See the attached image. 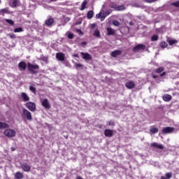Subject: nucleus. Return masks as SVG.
Masks as SVG:
<instances>
[{
  "label": "nucleus",
  "instance_id": "57",
  "mask_svg": "<svg viewBox=\"0 0 179 179\" xmlns=\"http://www.w3.org/2000/svg\"><path fill=\"white\" fill-rule=\"evenodd\" d=\"M82 44L84 45H86L87 43H86L85 41H84V42L82 43Z\"/></svg>",
  "mask_w": 179,
  "mask_h": 179
},
{
  "label": "nucleus",
  "instance_id": "3",
  "mask_svg": "<svg viewBox=\"0 0 179 179\" xmlns=\"http://www.w3.org/2000/svg\"><path fill=\"white\" fill-rule=\"evenodd\" d=\"M22 117L24 120H27V121H31V120H33L31 113L26 108H22Z\"/></svg>",
  "mask_w": 179,
  "mask_h": 179
},
{
  "label": "nucleus",
  "instance_id": "55",
  "mask_svg": "<svg viewBox=\"0 0 179 179\" xmlns=\"http://www.w3.org/2000/svg\"><path fill=\"white\" fill-rule=\"evenodd\" d=\"M160 179H167L166 176H162Z\"/></svg>",
  "mask_w": 179,
  "mask_h": 179
},
{
  "label": "nucleus",
  "instance_id": "29",
  "mask_svg": "<svg viewBox=\"0 0 179 179\" xmlns=\"http://www.w3.org/2000/svg\"><path fill=\"white\" fill-rule=\"evenodd\" d=\"M74 66L77 70L83 69V64H81L75 63Z\"/></svg>",
  "mask_w": 179,
  "mask_h": 179
},
{
  "label": "nucleus",
  "instance_id": "19",
  "mask_svg": "<svg viewBox=\"0 0 179 179\" xmlns=\"http://www.w3.org/2000/svg\"><path fill=\"white\" fill-rule=\"evenodd\" d=\"M108 36H114L115 34V30L112 28H107Z\"/></svg>",
  "mask_w": 179,
  "mask_h": 179
},
{
  "label": "nucleus",
  "instance_id": "59",
  "mask_svg": "<svg viewBox=\"0 0 179 179\" xmlns=\"http://www.w3.org/2000/svg\"><path fill=\"white\" fill-rule=\"evenodd\" d=\"M78 24H80V22H78Z\"/></svg>",
  "mask_w": 179,
  "mask_h": 179
},
{
  "label": "nucleus",
  "instance_id": "51",
  "mask_svg": "<svg viewBox=\"0 0 179 179\" xmlns=\"http://www.w3.org/2000/svg\"><path fill=\"white\" fill-rule=\"evenodd\" d=\"M152 78H153V79H157V78H159V76H156V75H153Z\"/></svg>",
  "mask_w": 179,
  "mask_h": 179
},
{
  "label": "nucleus",
  "instance_id": "20",
  "mask_svg": "<svg viewBox=\"0 0 179 179\" xmlns=\"http://www.w3.org/2000/svg\"><path fill=\"white\" fill-rule=\"evenodd\" d=\"M167 41L169 45H174V44H177V43H178V41L176 39H171V38H168Z\"/></svg>",
  "mask_w": 179,
  "mask_h": 179
},
{
  "label": "nucleus",
  "instance_id": "42",
  "mask_svg": "<svg viewBox=\"0 0 179 179\" xmlns=\"http://www.w3.org/2000/svg\"><path fill=\"white\" fill-rule=\"evenodd\" d=\"M171 5H173V6H176V8H179V1L171 3Z\"/></svg>",
  "mask_w": 179,
  "mask_h": 179
},
{
  "label": "nucleus",
  "instance_id": "44",
  "mask_svg": "<svg viewBox=\"0 0 179 179\" xmlns=\"http://www.w3.org/2000/svg\"><path fill=\"white\" fill-rule=\"evenodd\" d=\"M7 36L11 38H16V35L14 34H8Z\"/></svg>",
  "mask_w": 179,
  "mask_h": 179
},
{
  "label": "nucleus",
  "instance_id": "33",
  "mask_svg": "<svg viewBox=\"0 0 179 179\" xmlns=\"http://www.w3.org/2000/svg\"><path fill=\"white\" fill-rule=\"evenodd\" d=\"M113 26H116V27H120V26H121V23L117 20H113Z\"/></svg>",
  "mask_w": 179,
  "mask_h": 179
},
{
  "label": "nucleus",
  "instance_id": "18",
  "mask_svg": "<svg viewBox=\"0 0 179 179\" xmlns=\"http://www.w3.org/2000/svg\"><path fill=\"white\" fill-rule=\"evenodd\" d=\"M45 23L46 24V26H51V24H52L54 23V18L52 17H49L48 19H47L45 21Z\"/></svg>",
  "mask_w": 179,
  "mask_h": 179
},
{
  "label": "nucleus",
  "instance_id": "34",
  "mask_svg": "<svg viewBox=\"0 0 179 179\" xmlns=\"http://www.w3.org/2000/svg\"><path fill=\"white\" fill-rule=\"evenodd\" d=\"M66 34H67L68 38H69L70 40H73V37H75L73 34H72L71 32H67Z\"/></svg>",
  "mask_w": 179,
  "mask_h": 179
},
{
  "label": "nucleus",
  "instance_id": "9",
  "mask_svg": "<svg viewBox=\"0 0 179 179\" xmlns=\"http://www.w3.org/2000/svg\"><path fill=\"white\" fill-rule=\"evenodd\" d=\"M173 131H174V128L173 127H166L162 129V134H171V132H173Z\"/></svg>",
  "mask_w": 179,
  "mask_h": 179
},
{
  "label": "nucleus",
  "instance_id": "10",
  "mask_svg": "<svg viewBox=\"0 0 179 179\" xmlns=\"http://www.w3.org/2000/svg\"><path fill=\"white\" fill-rule=\"evenodd\" d=\"M18 68L20 69V71H26V69L27 68V64H26V62H20L18 64Z\"/></svg>",
  "mask_w": 179,
  "mask_h": 179
},
{
  "label": "nucleus",
  "instance_id": "5",
  "mask_svg": "<svg viewBox=\"0 0 179 179\" xmlns=\"http://www.w3.org/2000/svg\"><path fill=\"white\" fill-rule=\"evenodd\" d=\"M25 107L29 110V111H31L32 113H34L37 108H36V103L34 102H28L24 104Z\"/></svg>",
  "mask_w": 179,
  "mask_h": 179
},
{
  "label": "nucleus",
  "instance_id": "8",
  "mask_svg": "<svg viewBox=\"0 0 179 179\" xmlns=\"http://www.w3.org/2000/svg\"><path fill=\"white\" fill-rule=\"evenodd\" d=\"M21 168L22 169L23 171H25L27 173H29L30 170H31V168L27 163H23L21 164Z\"/></svg>",
  "mask_w": 179,
  "mask_h": 179
},
{
  "label": "nucleus",
  "instance_id": "58",
  "mask_svg": "<svg viewBox=\"0 0 179 179\" xmlns=\"http://www.w3.org/2000/svg\"><path fill=\"white\" fill-rule=\"evenodd\" d=\"M137 17H138V19H141V17H139V16H137Z\"/></svg>",
  "mask_w": 179,
  "mask_h": 179
},
{
  "label": "nucleus",
  "instance_id": "48",
  "mask_svg": "<svg viewBox=\"0 0 179 179\" xmlns=\"http://www.w3.org/2000/svg\"><path fill=\"white\" fill-rule=\"evenodd\" d=\"M10 149L12 152H15V150H16V148L15 147H11Z\"/></svg>",
  "mask_w": 179,
  "mask_h": 179
},
{
  "label": "nucleus",
  "instance_id": "11",
  "mask_svg": "<svg viewBox=\"0 0 179 179\" xmlns=\"http://www.w3.org/2000/svg\"><path fill=\"white\" fill-rule=\"evenodd\" d=\"M56 58L59 61H65V55L62 52H59L56 54Z\"/></svg>",
  "mask_w": 179,
  "mask_h": 179
},
{
  "label": "nucleus",
  "instance_id": "46",
  "mask_svg": "<svg viewBox=\"0 0 179 179\" xmlns=\"http://www.w3.org/2000/svg\"><path fill=\"white\" fill-rule=\"evenodd\" d=\"M145 2H147L148 3H153V2H156L157 0H144Z\"/></svg>",
  "mask_w": 179,
  "mask_h": 179
},
{
  "label": "nucleus",
  "instance_id": "45",
  "mask_svg": "<svg viewBox=\"0 0 179 179\" xmlns=\"http://www.w3.org/2000/svg\"><path fill=\"white\" fill-rule=\"evenodd\" d=\"M110 8H112L113 9L115 10V8H117V5L114 3H111L110 5Z\"/></svg>",
  "mask_w": 179,
  "mask_h": 179
},
{
  "label": "nucleus",
  "instance_id": "53",
  "mask_svg": "<svg viewBox=\"0 0 179 179\" xmlns=\"http://www.w3.org/2000/svg\"><path fill=\"white\" fill-rule=\"evenodd\" d=\"M104 8H106V5L103 4V5L102 6V8H101V10H104Z\"/></svg>",
  "mask_w": 179,
  "mask_h": 179
},
{
  "label": "nucleus",
  "instance_id": "13",
  "mask_svg": "<svg viewBox=\"0 0 179 179\" xmlns=\"http://www.w3.org/2000/svg\"><path fill=\"white\" fill-rule=\"evenodd\" d=\"M151 148H156L157 149H160L161 150H162L163 149H164V147L163 146V145L162 144H159L157 143H152L150 145Z\"/></svg>",
  "mask_w": 179,
  "mask_h": 179
},
{
  "label": "nucleus",
  "instance_id": "17",
  "mask_svg": "<svg viewBox=\"0 0 179 179\" xmlns=\"http://www.w3.org/2000/svg\"><path fill=\"white\" fill-rule=\"evenodd\" d=\"M122 54V51L121 50H115L111 52V57H113V58H117L118 55H121Z\"/></svg>",
  "mask_w": 179,
  "mask_h": 179
},
{
  "label": "nucleus",
  "instance_id": "43",
  "mask_svg": "<svg viewBox=\"0 0 179 179\" xmlns=\"http://www.w3.org/2000/svg\"><path fill=\"white\" fill-rule=\"evenodd\" d=\"M167 179H170L173 177V175L171 174V173H166V176H165Z\"/></svg>",
  "mask_w": 179,
  "mask_h": 179
},
{
  "label": "nucleus",
  "instance_id": "56",
  "mask_svg": "<svg viewBox=\"0 0 179 179\" xmlns=\"http://www.w3.org/2000/svg\"><path fill=\"white\" fill-rule=\"evenodd\" d=\"M76 179H83L82 177H80V176H78L77 178H76Z\"/></svg>",
  "mask_w": 179,
  "mask_h": 179
},
{
  "label": "nucleus",
  "instance_id": "25",
  "mask_svg": "<svg viewBox=\"0 0 179 179\" xmlns=\"http://www.w3.org/2000/svg\"><path fill=\"white\" fill-rule=\"evenodd\" d=\"M5 128H9V124L0 122V129H5Z\"/></svg>",
  "mask_w": 179,
  "mask_h": 179
},
{
  "label": "nucleus",
  "instance_id": "36",
  "mask_svg": "<svg viewBox=\"0 0 179 179\" xmlns=\"http://www.w3.org/2000/svg\"><path fill=\"white\" fill-rule=\"evenodd\" d=\"M6 23H8V24H10V26H13L15 24V22L12 20L6 19Z\"/></svg>",
  "mask_w": 179,
  "mask_h": 179
},
{
  "label": "nucleus",
  "instance_id": "7",
  "mask_svg": "<svg viewBox=\"0 0 179 179\" xmlns=\"http://www.w3.org/2000/svg\"><path fill=\"white\" fill-rule=\"evenodd\" d=\"M80 54L82 55L83 59H85V61H92V55L87 52H81Z\"/></svg>",
  "mask_w": 179,
  "mask_h": 179
},
{
  "label": "nucleus",
  "instance_id": "14",
  "mask_svg": "<svg viewBox=\"0 0 179 179\" xmlns=\"http://www.w3.org/2000/svg\"><path fill=\"white\" fill-rule=\"evenodd\" d=\"M125 86L127 89H134L135 87V83L134 81H128L126 83Z\"/></svg>",
  "mask_w": 179,
  "mask_h": 179
},
{
  "label": "nucleus",
  "instance_id": "41",
  "mask_svg": "<svg viewBox=\"0 0 179 179\" xmlns=\"http://www.w3.org/2000/svg\"><path fill=\"white\" fill-rule=\"evenodd\" d=\"M29 90H30L32 93H34V94H36V87H34L30 85V86H29Z\"/></svg>",
  "mask_w": 179,
  "mask_h": 179
},
{
  "label": "nucleus",
  "instance_id": "21",
  "mask_svg": "<svg viewBox=\"0 0 179 179\" xmlns=\"http://www.w3.org/2000/svg\"><path fill=\"white\" fill-rule=\"evenodd\" d=\"M150 132H151V134H157V132H159V129L155 127V126H152L150 127Z\"/></svg>",
  "mask_w": 179,
  "mask_h": 179
},
{
  "label": "nucleus",
  "instance_id": "32",
  "mask_svg": "<svg viewBox=\"0 0 179 179\" xmlns=\"http://www.w3.org/2000/svg\"><path fill=\"white\" fill-rule=\"evenodd\" d=\"M17 5H19V1L17 0H13V3H12V8H16V6H17Z\"/></svg>",
  "mask_w": 179,
  "mask_h": 179
},
{
  "label": "nucleus",
  "instance_id": "31",
  "mask_svg": "<svg viewBox=\"0 0 179 179\" xmlns=\"http://www.w3.org/2000/svg\"><path fill=\"white\" fill-rule=\"evenodd\" d=\"M106 122L107 125H109V127H115V122H114V120L108 121Z\"/></svg>",
  "mask_w": 179,
  "mask_h": 179
},
{
  "label": "nucleus",
  "instance_id": "12",
  "mask_svg": "<svg viewBox=\"0 0 179 179\" xmlns=\"http://www.w3.org/2000/svg\"><path fill=\"white\" fill-rule=\"evenodd\" d=\"M113 134H114V132L111 129H106L104 131V135L107 138H111V136H113Z\"/></svg>",
  "mask_w": 179,
  "mask_h": 179
},
{
  "label": "nucleus",
  "instance_id": "4",
  "mask_svg": "<svg viewBox=\"0 0 179 179\" xmlns=\"http://www.w3.org/2000/svg\"><path fill=\"white\" fill-rule=\"evenodd\" d=\"M4 135L8 138H13L16 136V131L12 129H8L4 131Z\"/></svg>",
  "mask_w": 179,
  "mask_h": 179
},
{
  "label": "nucleus",
  "instance_id": "28",
  "mask_svg": "<svg viewBox=\"0 0 179 179\" xmlns=\"http://www.w3.org/2000/svg\"><path fill=\"white\" fill-rule=\"evenodd\" d=\"M86 5H87V0H85L81 5L80 10H85L86 9Z\"/></svg>",
  "mask_w": 179,
  "mask_h": 179
},
{
  "label": "nucleus",
  "instance_id": "60",
  "mask_svg": "<svg viewBox=\"0 0 179 179\" xmlns=\"http://www.w3.org/2000/svg\"><path fill=\"white\" fill-rule=\"evenodd\" d=\"M0 3H1V0H0Z\"/></svg>",
  "mask_w": 179,
  "mask_h": 179
},
{
  "label": "nucleus",
  "instance_id": "1",
  "mask_svg": "<svg viewBox=\"0 0 179 179\" xmlns=\"http://www.w3.org/2000/svg\"><path fill=\"white\" fill-rule=\"evenodd\" d=\"M113 10L111 9L107 10L106 12H104V10H101V11L96 15V19H100L101 22H104L106 17H107V16L111 14Z\"/></svg>",
  "mask_w": 179,
  "mask_h": 179
},
{
  "label": "nucleus",
  "instance_id": "22",
  "mask_svg": "<svg viewBox=\"0 0 179 179\" xmlns=\"http://www.w3.org/2000/svg\"><path fill=\"white\" fill-rule=\"evenodd\" d=\"M38 59L39 61H43V62L48 64V57L47 56H44L42 55Z\"/></svg>",
  "mask_w": 179,
  "mask_h": 179
},
{
  "label": "nucleus",
  "instance_id": "40",
  "mask_svg": "<svg viewBox=\"0 0 179 179\" xmlns=\"http://www.w3.org/2000/svg\"><path fill=\"white\" fill-rule=\"evenodd\" d=\"M94 36H95V37L100 38V31L99 30L94 31Z\"/></svg>",
  "mask_w": 179,
  "mask_h": 179
},
{
  "label": "nucleus",
  "instance_id": "54",
  "mask_svg": "<svg viewBox=\"0 0 179 179\" xmlns=\"http://www.w3.org/2000/svg\"><path fill=\"white\" fill-rule=\"evenodd\" d=\"M74 57H75L76 58H79V55L76 54V55H74Z\"/></svg>",
  "mask_w": 179,
  "mask_h": 179
},
{
  "label": "nucleus",
  "instance_id": "30",
  "mask_svg": "<svg viewBox=\"0 0 179 179\" xmlns=\"http://www.w3.org/2000/svg\"><path fill=\"white\" fill-rule=\"evenodd\" d=\"M159 45L162 48H167L169 44H167V43L165 41H162L159 43Z\"/></svg>",
  "mask_w": 179,
  "mask_h": 179
},
{
  "label": "nucleus",
  "instance_id": "15",
  "mask_svg": "<svg viewBox=\"0 0 179 179\" xmlns=\"http://www.w3.org/2000/svg\"><path fill=\"white\" fill-rule=\"evenodd\" d=\"M21 99H22L23 101H30V97L26 92H22L21 94Z\"/></svg>",
  "mask_w": 179,
  "mask_h": 179
},
{
  "label": "nucleus",
  "instance_id": "37",
  "mask_svg": "<svg viewBox=\"0 0 179 179\" xmlns=\"http://www.w3.org/2000/svg\"><path fill=\"white\" fill-rule=\"evenodd\" d=\"M22 31H23V28L22 27L15 28L14 29V33H20Z\"/></svg>",
  "mask_w": 179,
  "mask_h": 179
},
{
  "label": "nucleus",
  "instance_id": "26",
  "mask_svg": "<svg viewBox=\"0 0 179 179\" xmlns=\"http://www.w3.org/2000/svg\"><path fill=\"white\" fill-rule=\"evenodd\" d=\"M94 16V12L93 10H90L87 13V19H92Z\"/></svg>",
  "mask_w": 179,
  "mask_h": 179
},
{
  "label": "nucleus",
  "instance_id": "27",
  "mask_svg": "<svg viewBox=\"0 0 179 179\" xmlns=\"http://www.w3.org/2000/svg\"><path fill=\"white\" fill-rule=\"evenodd\" d=\"M15 178L16 179L23 178V173H22L21 172H16L15 174Z\"/></svg>",
  "mask_w": 179,
  "mask_h": 179
},
{
  "label": "nucleus",
  "instance_id": "6",
  "mask_svg": "<svg viewBox=\"0 0 179 179\" xmlns=\"http://www.w3.org/2000/svg\"><path fill=\"white\" fill-rule=\"evenodd\" d=\"M145 48L146 46L145 45L140 43L133 48V51L134 52H139V51H141V50H145Z\"/></svg>",
  "mask_w": 179,
  "mask_h": 179
},
{
  "label": "nucleus",
  "instance_id": "2",
  "mask_svg": "<svg viewBox=\"0 0 179 179\" xmlns=\"http://www.w3.org/2000/svg\"><path fill=\"white\" fill-rule=\"evenodd\" d=\"M38 69H40V66L38 64H31V63H28V70L32 75L38 73Z\"/></svg>",
  "mask_w": 179,
  "mask_h": 179
},
{
  "label": "nucleus",
  "instance_id": "50",
  "mask_svg": "<svg viewBox=\"0 0 179 179\" xmlns=\"http://www.w3.org/2000/svg\"><path fill=\"white\" fill-rule=\"evenodd\" d=\"M166 75V72H163L162 73L160 74L161 78H163Z\"/></svg>",
  "mask_w": 179,
  "mask_h": 179
},
{
  "label": "nucleus",
  "instance_id": "49",
  "mask_svg": "<svg viewBox=\"0 0 179 179\" xmlns=\"http://www.w3.org/2000/svg\"><path fill=\"white\" fill-rule=\"evenodd\" d=\"M96 27V24H92L91 25V29H94Z\"/></svg>",
  "mask_w": 179,
  "mask_h": 179
},
{
  "label": "nucleus",
  "instance_id": "52",
  "mask_svg": "<svg viewBox=\"0 0 179 179\" xmlns=\"http://www.w3.org/2000/svg\"><path fill=\"white\" fill-rule=\"evenodd\" d=\"M129 26H134V22H130L129 23Z\"/></svg>",
  "mask_w": 179,
  "mask_h": 179
},
{
  "label": "nucleus",
  "instance_id": "39",
  "mask_svg": "<svg viewBox=\"0 0 179 179\" xmlns=\"http://www.w3.org/2000/svg\"><path fill=\"white\" fill-rule=\"evenodd\" d=\"M163 71H164V69L163 67H160L155 70L157 73H162V72H163Z\"/></svg>",
  "mask_w": 179,
  "mask_h": 179
},
{
  "label": "nucleus",
  "instance_id": "16",
  "mask_svg": "<svg viewBox=\"0 0 179 179\" xmlns=\"http://www.w3.org/2000/svg\"><path fill=\"white\" fill-rule=\"evenodd\" d=\"M42 106L45 107V108H51V106L50 105V102H48V99H45L42 102Z\"/></svg>",
  "mask_w": 179,
  "mask_h": 179
},
{
  "label": "nucleus",
  "instance_id": "23",
  "mask_svg": "<svg viewBox=\"0 0 179 179\" xmlns=\"http://www.w3.org/2000/svg\"><path fill=\"white\" fill-rule=\"evenodd\" d=\"M164 101H170L172 99L171 95L170 94H164L162 97Z\"/></svg>",
  "mask_w": 179,
  "mask_h": 179
},
{
  "label": "nucleus",
  "instance_id": "38",
  "mask_svg": "<svg viewBox=\"0 0 179 179\" xmlns=\"http://www.w3.org/2000/svg\"><path fill=\"white\" fill-rule=\"evenodd\" d=\"M125 7L124 6H119L115 8V10H124Z\"/></svg>",
  "mask_w": 179,
  "mask_h": 179
},
{
  "label": "nucleus",
  "instance_id": "35",
  "mask_svg": "<svg viewBox=\"0 0 179 179\" xmlns=\"http://www.w3.org/2000/svg\"><path fill=\"white\" fill-rule=\"evenodd\" d=\"M157 40H159V36L153 35L151 36V41H157Z\"/></svg>",
  "mask_w": 179,
  "mask_h": 179
},
{
  "label": "nucleus",
  "instance_id": "47",
  "mask_svg": "<svg viewBox=\"0 0 179 179\" xmlns=\"http://www.w3.org/2000/svg\"><path fill=\"white\" fill-rule=\"evenodd\" d=\"M133 6H134V8H141V5H140L139 3H134L133 4Z\"/></svg>",
  "mask_w": 179,
  "mask_h": 179
},
{
  "label": "nucleus",
  "instance_id": "24",
  "mask_svg": "<svg viewBox=\"0 0 179 179\" xmlns=\"http://www.w3.org/2000/svg\"><path fill=\"white\" fill-rule=\"evenodd\" d=\"M0 13H3V15H5V13H6L7 15H10V11H9V8H6L1 9Z\"/></svg>",
  "mask_w": 179,
  "mask_h": 179
}]
</instances>
